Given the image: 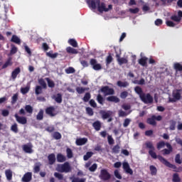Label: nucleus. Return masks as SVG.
<instances>
[{
	"label": "nucleus",
	"instance_id": "1",
	"mask_svg": "<svg viewBox=\"0 0 182 182\" xmlns=\"http://www.w3.org/2000/svg\"><path fill=\"white\" fill-rule=\"evenodd\" d=\"M145 146L146 149H149V154L151 156L152 159H158L162 164H164L166 167H168L169 168H173V170H176L177 168V166L174 164H171L167 159H166L164 157H163L161 155H158L154 152V150H156V148H154V145H153V142L151 141H146L145 143Z\"/></svg>",
	"mask_w": 182,
	"mask_h": 182
},
{
	"label": "nucleus",
	"instance_id": "2",
	"mask_svg": "<svg viewBox=\"0 0 182 182\" xmlns=\"http://www.w3.org/2000/svg\"><path fill=\"white\" fill-rule=\"evenodd\" d=\"M56 170L59 173H70L72 171V167L70 166V164L67 161L63 164H58Z\"/></svg>",
	"mask_w": 182,
	"mask_h": 182
},
{
	"label": "nucleus",
	"instance_id": "3",
	"mask_svg": "<svg viewBox=\"0 0 182 182\" xmlns=\"http://www.w3.org/2000/svg\"><path fill=\"white\" fill-rule=\"evenodd\" d=\"M140 99L141 102L145 103V105H151L154 102L153 96L150 93H144L141 95Z\"/></svg>",
	"mask_w": 182,
	"mask_h": 182
},
{
	"label": "nucleus",
	"instance_id": "4",
	"mask_svg": "<svg viewBox=\"0 0 182 182\" xmlns=\"http://www.w3.org/2000/svg\"><path fill=\"white\" fill-rule=\"evenodd\" d=\"M113 9V6L112 4H109L108 6V8L106 7V4L105 2H102L98 4L97 6V11L100 14H103V12H109V11Z\"/></svg>",
	"mask_w": 182,
	"mask_h": 182
},
{
	"label": "nucleus",
	"instance_id": "5",
	"mask_svg": "<svg viewBox=\"0 0 182 182\" xmlns=\"http://www.w3.org/2000/svg\"><path fill=\"white\" fill-rule=\"evenodd\" d=\"M100 91L104 93L105 96H110L114 95V90L113 88H109V86H102Z\"/></svg>",
	"mask_w": 182,
	"mask_h": 182
},
{
	"label": "nucleus",
	"instance_id": "6",
	"mask_svg": "<svg viewBox=\"0 0 182 182\" xmlns=\"http://www.w3.org/2000/svg\"><path fill=\"white\" fill-rule=\"evenodd\" d=\"M112 176L109 172H107V170L106 169H102L100 174V178L101 180H103V181H107L108 180H110Z\"/></svg>",
	"mask_w": 182,
	"mask_h": 182
},
{
	"label": "nucleus",
	"instance_id": "7",
	"mask_svg": "<svg viewBox=\"0 0 182 182\" xmlns=\"http://www.w3.org/2000/svg\"><path fill=\"white\" fill-rule=\"evenodd\" d=\"M90 64L94 70H102V64L97 63V60L95 58H91L90 60Z\"/></svg>",
	"mask_w": 182,
	"mask_h": 182
},
{
	"label": "nucleus",
	"instance_id": "8",
	"mask_svg": "<svg viewBox=\"0 0 182 182\" xmlns=\"http://www.w3.org/2000/svg\"><path fill=\"white\" fill-rule=\"evenodd\" d=\"M14 117L16 118V122L20 124H26L28 123V119H26V117H21L18 114H15Z\"/></svg>",
	"mask_w": 182,
	"mask_h": 182
},
{
	"label": "nucleus",
	"instance_id": "9",
	"mask_svg": "<svg viewBox=\"0 0 182 182\" xmlns=\"http://www.w3.org/2000/svg\"><path fill=\"white\" fill-rule=\"evenodd\" d=\"M87 4L90 8H92V9H96V8L99 6V4H100V0H90L87 1Z\"/></svg>",
	"mask_w": 182,
	"mask_h": 182
},
{
	"label": "nucleus",
	"instance_id": "10",
	"mask_svg": "<svg viewBox=\"0 0 182 182\" xmlns=\"http://www.w3.org/2000/svg\"><path fill=\"white\" fill-rule=\"evenodd\" d=\"M122 166L124 171H126L127 174H130V176H133V170L130 168V165H129V163L124 162Z\"/></svg>",
	"mask_w": 182,
	"mask_h": 182
},
{
	"label": "nucleus",
	"instance_id": "11",
	"mask_svg": "<svg viewBox=\"0 0 182 182\" xmlns=\"http://www.w3.org/2000/svg\"><path fill=\"white\" fill-rule=\"evenodd\" d=\"M32 181V172L26 173L21 178L23 182H31Z\"/></svg>",
	"mask_w": 182,
	"mask_h": 182
},
{
	"label": "nucleus",
	"instance_id": "12",
	"mask_svg": "<svg viewBox=\"0 0 182 182\" xmlns=\"http://www.w3.org/2000/svg\"><path fill=\"white\" fill-rule=\"evenodd\" d=\"M173 97L169 100V102H176V100H180L181 99V94L178 90H177L176 92L173 93Z\"/></svg>",
	"mask_w": 182,
	"mask_h": 182
},
{
	"label": "nucleus",
	"instance_id": "13",
	"mask_svg": "<svg viewBox=\"0 0 182 182\" xmlns=\"http://www.w3.org/2000/svg\"><path fill=\"white\" fill-rule=\"evenodd\" d=\"M48 164L50 166H53L56 163V157L55 154H50L48 156Z\"/></svg>",
	"mask_w": 182,
	"mask_h": 182
},
{
	"label": "nucleus",
	"instance_id": "14",
	"mask_svg": "<svg viewBox=\"0 0 182 182\" xmlns=\"http://www.w3.org/2000/svg\"><path fill=\"white\" fill-rule=\"evenodd\" d=\"M19 73H21V68L17 67L11 73V79H13V80H15V79L18 77Z\"/></svg>",
	"mask_w": 182,
	"mask_h": 182
},
{
	"label": "nucleus",
	"instance_id": "15",
	"mask_svg": "<svg viewBox=\"0 0 182 182\" xmlns=\"http://www.w3.org/2000/svg\"><path fill=\"white\" fill-rule=\"evenodd\" d=\"M146 123H148V124H151V126H156L157 124L156 122V115H153L151 118H148Z\"/></svg>",
	"mask_w": 182,
	"mask_h": 182
},
{
	"label": "nucleus",
	"instance_id": "16",
	"mask_svg": "<svg viewBox=\"0 0 182 182\" xmlns=\"http://www.w3.org/2000/svg\"><path fill=\"white\" fill-rule=\"evenodd\" d=\"M87 143V138H80L76 140L77 146H83Z\"/></svg>",
	"mask_w": 182,
	"mask_h": 182
},
{
	"label": "nucleus",
	"instance_id": "17",
	"mask_svg": "<svg viewBox=\"0 0 182 182\" xmlns=\"http://www.w3.org/2000/svg\"><path fill=\"white\" fill-rule=\"evenodd\" d=\"M147 60H149L147 57H142L138 60V63L141 65V66H147Z\"/></svg>",
	"mask_w": 182,
	"mask_h": 182
},
{
	"label": "nucleus",
	"instance_id": "18",
	"mask_svg": "<svg viewBox=\"0 0 182 182\" xmlns=\"http://www.w3.org/2000/svg\"><path fill=\"white\" fill-rule=\"evenodd\" d=\"M66 52L68 53H70L71 55H77V53H79V51H77V49L73 48L70 46L66 48Z\"/></svg>",
	"mask_w": 182,
	"mask_h": 182
},
{
	"label": "nucleus",
	"instance_id": "19",
	"mask_svg": "<svg viewBox=\"0 0 182 182\" xmlns=\"http://www.w3.org/2000/svg\"><path fill=\"white\" fill-rule=\"evenodd\" d=\"M107 102H113L114 103H119L120 102V99L117 96H109L107 97Z\"/></svg>",
	"mask_w": 182,
	"mask_h": 182
},
{
	"label": "nucleus",
	"instance_id": "20",
	"mask_svg": "<svg viewBox=\"0 0 182 182\" xmlns=\"http://www.w3.org/2000/svg\"><path fill=\"white\" fill-rule=\"evenodd\" d=\"M92 127H94V129H95V130H96V132H99V130H100V129H102V123H100V121H95L92 124Z\"/></svg>",
	"mask_w": 182,
	"mask_h": 182
},
{
	"label": "nucleus",
	"instance_id": "21",
	"mask_svg": "<svg viewBox=\"0 0 182 182\" xmlns=\"http://www.w3.org/2000/svg\"><path fill=\"white\" fill-rule=\"evenodd\" d=\"M12 58L9 57L6 61V63L2 65L1 69H6L8 66H12Z\"/></svg>",
	"mask_w": 182,
	"mask_h": 182
},
{
	"label": "nucleus",
	"instance_id": "22",
	"mask_svg": "<svg viewBox=\"0 0 182 182\" xmlns=\"http://www.w3.org/2000/svg\"><path fill=\"white\" fill-rule=\"evenodd\" d=\"M57 161L58 163H63L66 161V156H63L62 154H57Z\"/></svg>",
	"mask_w": 182,
	"mask_h": 182
},
{
	"label": "nucleus",
	"instance_id": "23",
	"mask_svg": "<svg viewBox=\"0 0 182 182\" xmlns=\"http://www.w3.org/2000/svg\"><path fill=\"white\" fill-rule=\"evenodd\" d=\"M11 42L16 43L17 45H21V38H19L16 35H13L11 39Z\"/></svg>",
	"mask_w": 182,
	"mask_h": 182
},
{
	"label": "nucleus",
	"instance_id": "24",
	"mask_svg": "<svg viewBox=\"0 0 182 182\" xmlns=\"http://www.w3.org/2000/svg\"><path fill=\"white\" fill-rule=\"evenodd\" d=\"M5 174L8 181H11V180H12V170L11 169L6 170Z\"/></svg>",
	"mask_w": 182,
	"mask_h": 182
},
{
	"label": "nucleus",
	"instance_id": "25",
	"mask_svg": "<svg viewBox=\"0 0 182 182\" xmlns=\"http://www.w3.org/2000/svg\"><path fill=\"white\" fill-rule=\"evenodd\" d=\"M117 63L119 65V66H122V65H126L129 63V60H127V58H118Z\"/></svg>",
	"mask_w": 182,
	"mask_h": 182
},
{
	"label": "nucleus",
	"instance_id": "26",
	"mask_svg": "<svg viewBox=\"0 0 182 182\" xmlns=\"http://www.w3.org/2000/svg\"><path fill=\"white\" fill-rule=\"evenodd\" d=\"M117 85L119 87H127L129 86V82H122L121 80L117 81Z\"/></svg>",
	"mask_w": 182,
	"mask_h": 182
},
{
	"label": "nucleus",
	"instance_id": "27",
	"mask_svg": "<svg viewBox=\"0 0 182 182\" xmlns=\"http://www.w3.org/2000/svg\"><path fill=\"white\" fill-rule=\"evenodd\" d=\"M89 88H85L83 87H77L75 90L79 95H82L86 92Z\"/></svg>",
	"mask_w": 182,
	"mask_h": 182
},
{
	"label": "nucleus",
	"instance_id": "28",
	"mask_svg": "<svg viewBox=\"0 0 182 182\" xmlns=\"http://www.w3.org/2000/svg\"><path fill=\"white\" fill-rule=\"evenodd\" d=\"M134 90L136 93L139 95V97H141V95H144V92H143V89H141V87H140L139 86L135 87Z\"/></svg>",
	"mask_w": 182,
	"mask_h": 182
},
{
	"label": "nucleus",
	"instance_id": "29",
	"mask_svg": "<svg viewBox=\"0 0 182 182\" xmlns=\"http://www.w3.org/2000/svg\"><path fill=\"white\" fill-rule=\"evenodd\" d=\"M23 151H25V153H28V154H31L32 153V147L31 146H29L27 144H24L23 146Z\"/></svg>",
	"mask_w": 182,
	"mask_h": 182
},
{
	"label": "nucleus",
	"instance_id": "30",
	"mask_svg": "<svg viewBox=\"0 0 182 182\" xmlns=\"http://www.w3.org/2000/svg\"><path fill=\"white\" fill-rule=\"evenodd\" d=\"M42 89H43V87H42L41 85L36 86L35 93L36 96H38V95H42V92H43Z\"/></svg>",
	"mask_w": 182,
	"mask_h": 182
},
{
	"label": "nucleus",
	"instance_id": "31",
	"mask_svg": "<svg viewBox=\"0 0 182 182\" xmlns=\"http://www.w3.org/2000/svg\"><path fill=\"white\" fill-rule=\"evenodd\" d=\"M149 170L151 171V176H156L157 175V168L156 166L151 165L149 166Z\"/></svg>",
	"mask_w": 182,
	"mask_h": 182
},
{
	"label": "nucleus",
	"instance_id": "32",
	"mask_svg": "<svg viewBox=\"0 0 182 182\" xmlns=\"http://www.w3.org/2000/svg\"><path fill=\"white\" fill-rule=\"evenodd\" d=\"M173 68L176 72H182V65L180 63H176Z\"/></svg>",
	"mask_w": 182,
	"mask_h": 182
},
{
	"label": "nucleus",
	"instance_id": "33",
	"mask_svg": "<svg viewBox=\"0 0 182 182\" xmlns=\"http://www.w3.org/2000/svg\"><path fill=\"white\" fill-rule=\"evenodd\" d=\"M68 43L73 46V48H77V41L73 38L68 40Z\"/></svg>",
	"mask_w": 182,
	"mask_h": 182
},
{
	"label": "nucleus",
	"instance_id": "34",
	"mask_svg": "<svg viewBox=\"0 0 182 182\" xmlns=\"http://www.w3.org/2000/svg\"><path fill=\"white\" fill-rule=\"evenodd\" d=\"M42 166V164H41V163H36L34 166L33 168V171L34 173H39L41 171V166Z\"/></svg>",
	"mask_w": 182,
	"mask_h": 182
},
{
	"label": "nucleus",
	"instance_id": "35",
	"mask_svg": "<svg viewBox=\"0 0 182 182\" xmlns=\"http://www.w3.org/2000/svg\"><path fill=\"white\" fill-rule=\"evenodd\" d=\"M46 80L48 83V87H51V88L55 87V82L52 80H50L49 77H46Z\"/></svg>",
	"mask_w": 182,
	"mask_h": 182
},
{
	"label": "nucleus",
	"instance_id": "36",
	"mask_svg": "<svg viewBox=\"0 0 182 182\" xmlns=\"http://www.w3.org/2000/svg\"><path fill=\"white\" fill-rule=\"evenodd\" d=\"M97 101L100 105H103V103H105V98H103L102 95L98 94L97 96Z\"/></svg>",
	"mask_w": 182,
	"mask_h": 182
},
{
	"label": "nucleus",
	"instance_id": "37",
	"mask_svg": "<svg viewBox=\"0 0 182 182\" xmlns=\"http://www.w3.org/2000/svg\"><path fill=\"white\" fill-rule=\"evenodd\" d=\"M92 156H93V152L92 151H88L86 153L85 155H84L83 159L85 161H87L88 159H90V157H92Z\"/></svg>",
	"mask_w": 182,
	"mask_h": 182
},
{
	"label": "nucleus",
	"instance_id": "38",
	"mask_svg": "<svg viewBox=\"0 0 182 182\" xmlns=\"http://www.w3.org/2000/svg\"><path fill=\"white\" fill-rule=\"evenodd\" d=\"M175 162L176 164H182L181 156L180 154H177L175 156Z\"/></svg>",
	"mask_w": 182,
	"mask_h": 182
},
{
	"label": "nucleus",
	"instance_id": "39",
	"mask_svg": "<svg viewBox=\"0 0 182 182\" xmlns=\"http://www.w3.org/2000/svg\"><path fill=\"white\" fill-rule=\"evenodd\" d=\"M53 137L55 140H60V139H62V134H60L59 132H55L53 133Z\"/></svg>",
	"mask_w": 182,
	"mask_h": 182
},
{
	"label": "nucleus",
	"instance_id": "40",
	"mask_svg": "<svg viewBox=\"0 0 182 182\" xmlns=\"http://www.w3.org/2000/svg\"><path fill=\"white\" fill-rule=\"evenodd\" d=\"M119 151L120 146H119V144L114 146V147L112 148V153H114V154H119Z\"/></svg>",
	"mask_w": 182,
	"mask_h": 182
},
{
	"label": "nucleus",
	"instance_id": "41",
	"mask_svg": "<svg viewBox=\"0 0 182 182\" xmlns=\"http://www.w3.org/2000/svg\"><path fill=\"white\" fill-rule=\"evenodd\" d=\"M66 153L68 159H72L73 157V151H72L70 148H67Z\"/></svg>",
	"mask_w": 182,
	"mask_h": 182
},
{
	"label": "nucleus",
	"instance_id": "42",
	"mask_svg": "<svg viewBox=\"0 0 182 182\" xmlns=\"http://www.w3.org/2000/svg\"><path fill=\"white\" fill-rule=\"evenodd\" d=\"M11 132H14V133H18L19 132V129H18V124L14 123L11 127Z\"/></svg>",
	"mask_w": 182,
	"mask_h": 182
},
{
	"label": "nucleus",
	"instance_id": "43",
	"mask_svg": "<svg viewBox=\"0 0 182 182\" xmlns=\"http://www.w3.org/2000/svg\"><path fill=\"white\" fill-rule=\"evenodd\" d=\"M38 83H39V85H41V87H43V89H46V87H47L46 82H45V80H43V78L39 79Z\"/></svg>",
	"mask_w": 182,
	"mask_h": 182
},
{
	"label": "nucleus",
	"instance_id": "44",
	"mask_svg": "<svg viewBox=\"0 0 182 182\" xmlns=\"http://www.w3.org/2000/svg\"><path fill=\"white\" fill-rule=\"evenodd\" d=\"M53 112H55V107H49L46 109V114H53Z\"/></svg>",
	"mask_w": 182,
	"mask_h": 182
},
{
	"label": "nucleus",
	"instance_id": "45",
	"mask_svg": "<svg viewBox=\"0 0 182 182\" xmlns=\"http://www.w3.org/2000/svg\"><path fill=\"white\" fill-rule=\"evenodd\" d=\"M90 92H87L85 93L84 97L82 98L83 102H87L89 100H90Z\"/></svg>",
	"mask_w": 182,
	"mask_h": 182
},
{
	"label": "nucleus",
	"instance_id": "46",
	"mask_svg": "<svg viewBox=\"0 0 182 182\" xmlns=\"http://www.w3.org/2000/svg\"><path fill=\"white\" fill-rule=\"evenodd\" d=\"M25 110L27 113H29L31 114L33 112V107H32V106L31 105H26Z\"/></svg>",
	"mask_w": 182,
	"mask_h": 182
},
{
	"label": "nucleus",
	"instance_id": "47",
	"mask_svg": "<svg viewBox=\"0 0 182 182\" xmlns=\"http://www.w3.org/2000/svg\"><path fill=\"white\" fill-rule=\"evenodd\" d=\"M46 55L49 58H51V59H55V58H58V56L59 55V53H55L52 54V53L48 52L46 53Z\"/></svg>",
	"mask_w": 182,
	"mask_h": 182
},
{
	"label": "nucleus",
	"instance_id": "48",
	"mask_svg": "<svg viewBox=\"0 0 182 182\" xmlns=\"http://www.w3.org/2000/svg\"><path fill=\"white\" fill-rule=\"evenodd\" d=\"M72 182H86L85 178H80L77 177L71 178Z\"/></svg>",
	"mask_w": 182,
	"mask_h": 182
},
{
	"label": "nucleus",
	"instance_id": "49",
	"mask_svg": "<svg viewBox=\"0 0 182 182\" xmlns=\"http://www.w3.org/2000/svg\"><path fill=\"white\" fill-rule=\"evenodd\" d=\"M75 72L76 70L73 67H69L65 69V73H67V75H70V73H75Z\"/></svg>",
	"mask_w": 182,
	"mask_h": 182
},
{
	"label": "nucleus",
	"instance_id": "50",
	"mask_svg": "<svg viewBox=\"0 0 182 182\" xmlns=\"http://www.w3.org/2000/svg\"><path fill=\"white\" fill-rule=\"evenodd\" d=\"M173 182H180L181 181V179L180 178V176H178V173H174L173 175Z\"/></svg>",
	"mask_w": 182,
	"mask_h": 182
},
{
	"label": "nucleus",
	"instance_id": "51",
	"mask_svg": "<svg viewBox=\"0 0 182 182\" xmlns=\"http://www.w3.org/2000/svg\"><path fill=\"white\" fill-rule=\"evenodd\" d=\"M102 119H107L108 123H110V122H112V120H113V118H112L111 114H102Z\"/></svg>",
	"mask_w": 182,
	"mask_h": 182
},
{
	"label": "nucleus",
	"instance_id": "52",
	"mask_svg": "<svg viewBox=\"0 0 182 182\" xmlns=\"http://www.w3.org/2000/svg\"><path fill=\"white\" fill-rule=\"evenodd\" d=\"M55 101L57 103H61L62 102V94L58 93L55 98Z\"/></svg>",
	"mask_w": 182,
	"mask_h": 182
},
{
	"label": "nucleus",
	"instance_id": "53",
	"mask_svg": "<svg viewBox=\"0 0 182 182\" xmlns=\"http://www.w3.org/2000/svg\"><path fill=\"white\" fill-rule=\"evenodd\" d=\"M113 62V57L112 56V54H109V55L106 58V63L107 65H110Z\"/></svg>",
	"mask_w": 182,
	"mask_h": 182
},
{
	"label": "nucleus",
	"instance_id": "54",
	"mask_svg": "<svg viewBox=\"0 0 182 182\" xmlns=\"http://www.w3.org/2000/svg\"><path fill=\"white\" fill-rule=\"evenodd\" d=\"M18 102V93L14 94L11 97V105H15Z\"/></svg>",
	"mask_w": 182,
	"mask_h": 182
},
{
	"label": "nucleus",
	"instance_id": "55",
	"mask_svg": "<svg viewBox=\"0 0 182 182\" xmlns=\"http://www.w3.org/2000/svg\"><path fill=\"white\" fill-rule=\"evenodd\" d=\"M171 21H173L174 22H180L181 21V18L178 17L177 15H173L171 16Z\"/></svg>",
	"mask_w": 182,
	"mask_h": 182
},
{
	"label": "nucleus",
	"instance_id": "56",
	"mask_svg": "<svg viewBox=\"0 0 182 182\" xmlns=\"http://www.w3.org/2000/svg\"><path fill=\"white\" fill-rule=\"evenodd\" d=\"M46 131L48 132V133H53V132H55V126L51 125V126H48L46 128Z\"/></svg>",
	"mask_w": 182,
	"mask_h": 182
},
{
	"label": "nucleus",
	"instance_id": "57",
	"mask_svg": "<svg viewBox=\"0 0 182 182\" xmlns=\"http://www.w3.org/2000/svg\"><path fill=\"white\" fill-rule=\"evenodd\" d=\"M134 83H136V85H146V80H144V78H141L140 80H135Z\"/></svg>",
	"mask_w": 182,
	"mask_h": 182
},
{
	"label": "nucleus",
	"instance_id": "58",
	"mask_svg": "<svg viewBox=\"0 0 182 182\" xmlns=\"http://www.w3.org/2000/svg\"><path fill=\"white\" fill-rule=\"evenodd\" d=\"M166 146V142H164V141H159L157 144V149L158 150H160V149H163V147H164Z\"/></svg>",
	"mask_w": 182,
	"mask_h": 182
},
{
	"label": "nucleus",
	"instance_id": "59",
	"mask_svg": "<svg viewBox=\"0 0 182 182\" xmlns=\"http://www.w3.org/2000/svg\"><path fill=\"white\" fill-rule=\"evenodd\" d=\"M54 176L55 177V178H58V180H63V175L62 173L55 172Z\"/></svg>",
	"mask_w": 182,
	"mask_h": 182
},
{
	"label": "nucleus",
	"instance_id": "60",
	"mask_svg": "<svg viewBox=\"0 0 182 182\" xmlns=\"http://www.w3.org/2000/svg\"><path fill=\"white\" fill-rule=\"evenodd\" d=\"M129 96V92L127 91L122 92L120 94L121 99H126Z\"/></svg>",
	"mask_w": 182,
	"mask_h": 182
},
{
	"label": "nucleus",
	"instance_id": "61",
	"mask_svg": "<svg viewBox=\"0 0 182 182\" xmlns=\"http://www.w3.org/2000/svg\"><path fill=\"white\" fill-rule=\"evenodd\" d=\"M166 24L167 26H169V28H174V26H176V23L171 21H166Z\"/></svg>",
	"mask_w": 182,
	"mask_h": 182
},
{
	"label": "nucleus",
	"instance_id": "62",
	"mask_svg": "<svg viewBox=\"0 0 182 182\" xmlns=\"http://www.w3.org/2000/svg\"><path fill=\"white\" fill-rule=\"evenodd\" d=\"M21 92L23 95H26V93L29 92V87H25L21 88Z\"/></svg>",
	"mask_w": 182,
	"mask_h": 182
},
{
	"label": "nucleus",
	"instance_id": "63",
	"mask_svg": "<svg viewBox=\"0 0 182 182\" xmlns=\"http://www.w3.org/2000/svg\"><path fill=\"white\" fill-rule=\"evenodd\" d=\"M97 169V164H93L90 168L89 170L90 171H96V170Z\"/></svg>",
	"mask_w": 182,
	"mask_h": 182
},
{
	"label": "nucleus",
	"instance_id": "64",
	"mask_svg": "<svg viewBox=\"0 0 182 182\" xmlns=\"http://www.w3.org/2000/svg\"><path fill=\"white\" fill-rule=\"evenodd\" d=\"M171 151H171L170 149H164L162 150V153H163L164 156H167V155L170 154V153H171Z\"/></svg>",
	"mask_w": 182,
	"mask_h": 182
}]
</instances>
